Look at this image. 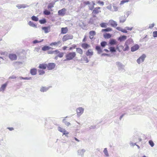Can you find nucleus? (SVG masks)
<instances>
[{
	"label": "nucleus",
	"instance_id": "obj_1",
	"mask_svg": "<svg viewBox=\"0 0 157 157\" xmlns=\"http://www.w3.org/2000/svg\"><path fill=\"white\" fill-rule=\"evenodd\" d=\"M76 53L75 52H68L66 55V59L64 61L70 60L74 59L76 56Z\"/></svg>",
	"mask_w": 157,
	"mask_h": 157
},
{
	"label": "nucleus",
	"instance_id": "obj_2",
	"mask_svg": "<svg viewBox=\"0 0 157 157\" xmlns=\"http://www.w3.org/2000/svg\"><path fill=\"white\" fill-rule=\"evenodd\" d=\"M39 68L40 69L38 70V71L40 75H42L45 73V71L43 70L45 69L47 67V64L45 63H41L39 64Z\"/></svg>",
	"mask_w": 157,
	"mask_h": 157
},
{
	"label": "nucleus",
	"instance_id": "obj_3",
	"mask_svg": "<svg viewBox=\"0 0 157 157\" xmlns=\"http://www.w3.org/2000/svg\"><path fill=\"white\" fill-rule=\"evenodd\" d=\"M84 6L88 5L89 9L90 10H92L94 8V6L95 5V3L94 1L90 2L88 1H84L83 3Z\"/></svg>",
	"mask_w": 157,
	"mask_h": 157
},
{
	"label": "nucleus",
	"instance_id": "obj_4",
	"mask_svg": "<svg viewBox=\"0 0 157 157\" xmlns=\"http://www.w3.org/2000/svg\"><path fill=\"white\" fill-rule=\"evenodd\" d=\"M73 36L71 34H67L64 35L62 38V40L64 42L69 40L72 39Z\"/></svg>",
	"mask_w": 157,
	"mask_h": 157
},
{
	"label": "nucleus",
	"instance_id": "obj_5",
	"mask_svg": "<svg viewBox=\"0 0 157 157\" xmlns=\"http://www.w3.org/2000/svg\"><path fill=\"white\" fill-rule=\"evenodd\" d=\"M100 9L101 8L99 7H96L94 8L92 13V15H93V17H96V15L101 12V11L100 10Z\"/></svg>",
	"mask_w": 157,
	"mask_h": 157
},
{
	"label": "nucleus",
	"instance_id": "obj_6",
	"mask_svg": "<svg viewBox=\"0 0 157 157\" xmlns=\"http://www.w3.org/2000/svg\"><path fill=\"white\" fill-rule=\"evenodd\" d=\"M56 66V64L54 63H49L47 64V68L48 70H52L54 69Z\"/></svg>",
	"mask_w": 157,
	"mask_h": 157
},
{
	"label": "nucleus",
	"instance_id": "obj_7",
	"mask_svg": "<svg viewBox=\"0 0 157 157\" xmlns=\"http://www.w3.org/2000/svg\"><path fill=\"white\" fill-rule=\"evenodd\" d=\"M146 56L144 54H143L137 60V62L138 64H140L141 62H143Z\"/></svg>",
	"mask_w": 157,
	"mask_h": 157
},
{
	"label": "nucleus",
	"instance_id": "obj_8",
	"mask_svg": "<svg viewBox=\"0 0 157 157\" xmlns=\"http://www.w3.org/2000/svg\"><path fill=\"white\" fill-rule=\"evenodd\" d=\"M9 57L11 60H15L17 59V56L15 54H10L9 55Z\"/></svg>",
	"mask_w": 157,
	"mask_h": 157
},
{
	"label": "nucleus",
	"instance_id": "obj_9",
	"mask_svg": "<svg viewBox=\"0 0 157 157\" xmlns=\"http://www.w3.org/2000/svg\"><path fill=\"white\" fill-rule=\"evenodd\" d=\"M66 10V9L64 8L59 10L58 11V15L61 16H63L65 14Z\"/></svg>",
	"mask_w": 157,
	"mask_h": 157
},
{
	"label": "nucleus",
	"instance_id": "obj_10",
	"mask_svg": "<svg viewBox=\"0 0 157 157\" xmlns=\"http://www.w3.org/2000/svg\"><path fill=\"white\" fill-rule=\"evenodd\" d=\"M84 110V109L82 107L78 108L76 109L77 114L79 116L81 115L83 113Z\"/></svg>",
	"mask_w": 157,
	"mask_h": 157
},
{
	"label": "nucleus",
	"instance_id": "obj_11",
	"mask_svg": "<svg viewBox=\"0 0 157 157\" xmlns=\"http://www.w3.org/2000/svg\"><path fill=\"white\" fill-rule=\"evenodd\" d=\"M109 23L111 26L114 27H117V22L112 20H110Z\"/></svg>",
	"mask_w": 157,
	"mask_h": 157
},
{
	"label": "nucleus",
	"instance_id": "obj_12",
	"mask_svg": "<svg viewBox=\"0 0 157 157\" xmlns=\"http://www.w3.org/2000/svg\"><path fill=\"white\" fill-rule=\"evenodd\" d=\"M86 55L87 56H91L93 54L92 50L90 49H88L86 52Z\"/></svg>",
	"mask_w": 157,
	"mask_h": 157
},
{
	"label": "nucleus",
	"instance_id": "obj_13",
	"mask_svg": "<svg viewBox=\"0 0 157 157\" xmlns=\"http://www.w3.org/2000/svg\"><path fill=\"white\" fill-rule=\"evenodd\" d=\"M139 45L137 44H136L131 47V51L132 52H134L138 50L139 49Z\"/></svg>",
	"mask_w": 157,
	"mask_h": 157
},
{
	"label": "nucleus",
	"instance_id": "obj_14",
	"mask_svg": "<svg viewBox=\"0 0 157 157\" xmlns=\"http://www.w3.org/2000/svg\"><path fill=\"white\" fill-rule=\"evenodd\" d=\"M50 26L44 27L42 28V29L44 30L45 33H48L50 30Z\"/></svg>",
	"mask_w": 157,
	"mask_h": 157
},
{
	"label": "nucleus",
	"instance_id": "obj_15",
	"mask_svg": "<svg viewBox=\"0 0 157 157\" xmlns=\"http://www.w3.org/2000/svg\"><path fill=\"white\" fill-rule=\"evenodd\" d=\"M68 29L67 27L62 28L61 29V34H66L67 33Z\"/></svg>",
	"mask_w": 157,
	"mask_h": 157
},
{
	"label": "nucleus",
	"instance_id": "obj_16",
	"mask_svg": "<svg viewBox=\"0 0 157 157\" xmlns=\"http://www.w3.org/2000/svg\"><path fill=\"white\" fill-rule=\"evenodd\" d=\"M89 34L90 38L91 39H92L93 38L94 36L96 35V32L94 31H90L89 32Z\"/></svg>",
	"mask_w": 157,
	"mask_h": 157
},
{
	"label": "nucleus",
	"instance_id": "obj_17",
	"mask_svg": "<svg viewBox=\"0 0 157 157\" xmlns=\"http://www.w3.org/2000/svg\"><path fill=\"white\" fill-rule=\"evenodd\" d=\"M59 53V51L57 50L54 51H49L48 52V53L50 54H54L56 55H57Z\"/></svg>",
	"mask_w": 157,
	"mask_h": 157
},
{
	"label": "nucleus",
	"instance_id": "obj_18",
	"mask_svg": "<svg viewBox=\"0 0 157 157\" xmlns=\"http://www.w3.org/2000/svg\"><path fill=\"white\" fill-rule=\"evenodd\" d=\"M30 73L32 75H35L36 74L37 69L36 68H33L30 70Z\"/></svg>",
	"mask_w": 157,
	"mask_h": 157
},
{
	"label": "nucleus",
	"instance_id": "obj_19",
	"mask_svg": "<svg viewBox=\"0 0 157 157\" xmlns=\"http://www.w3.org/2000/svg\"><path fill=\"white\" fill-rule=\"evenodd\" d=\"M7 85V83L6 82L5 84L2 85L0 88V91H4Z\"/></svg>",
	"mask_w": 157,
	"mask_h": 157
},
{
	"label": "nucleus",
	"instance_id": "obj_20",
	"mask_svg": "<svg viewBox=\"0 0 157 157\" xmlns=\"http://www.w3.org/2000/svg\"><path fill=\"white\" fill-rule=\"evenodd\" d=\"M81 46L84 49H86L90 47V46L86 43H83L82 44Z\"/></svg>",
	"mask_w": 157,
	"mask_h": 157
},
{
	"label": "nucleus",
	"instance_id": "obj_21",
	"mask_svg": "<svg viewBox=\"0 0 157 157\" xmlns=\"http://www.w3.org/2000/svg\"><path fill=\"white\" fill-rule=\"evenodd\" d=\"M51 48L52 49H53L52 48L49 46L45 45L42 48V50L44 51H46L47 50H48Z\"/></svg>",
	"mask_w": 157,
	"mask_h": 157
},
{
	"label": "nucleus",
	"instance_id": "obj_22",
	"mask_svg": "<svg viewBox=\"0 0 157 157\" xmlns=\"http://www.w3.org/2000/svg\"><path fill=\"white\" fill-rule=\"evenodd\" d=\"M60 43H61L60 41H59L56 42H54L51 43L50 44V45L51 46H56V45H58Z\"/></svg>",
	"mask_w": 157,
	"mask_h": 157
},
{
	"label": "nucleus",
	"instance_id": "obj_23",
	"mask_svg": "<svg viewBox=\"0 0 157 157\" xmlns=\"http://www.w3.org/2000/svg\"><path fill=\"white\" fill-rule=\"evenodd\" d=\"M124 47L121 45H120L119 46H117V49L118 51L120 52L122 50L124 51Z\"/></svg>",
	"mask_w": 157,
	"mask_h": 157
},
{
	"label": "nucleus",
	"instance_id": "obj_24",
	"mask_svg": "<svg viewBox=\"0 0 157 157\" xmlns=\"http://www.w3.org/2000/svg\"><path fill=\"white\" fill-rule=\"evenodd\" d=\"M76 52L81 55L82 54L83 52L82 50L80 48H76Z\"/></svg>",
	"mask_w": 157,
	"mask_h": 157
},
{
	"label": "nucleus",
	"instance_id": "obj_25",
	"mask_svg": "<svg viewBox=\"0 0 157 157\" xmlns=\"http://www.w3.org/2000/svg\"><path fill=\"white\" fill-rule=\"evenodd\" d=\"M117 42L114 39L111 40L109 42V44L111 45L115 44H117Z\"/></svg>",
	"mask_w": 157,
	"mask_h": 157
},
{
	"label": "nucleus",
	"instance_id": "obj_26",
	"mask_svg": "<svg viewBox=\"0 0 157 157\" xmlns=\"http://www.w3.org/2000/svg\"><path fill=\"white\" fill-rule=\"evenodd\" d=\"M127 38V37L126 36H120L119 38V40L120 41H122L124 40H125Z\"/></svg>",
	"mask_w": 157,
	"mask_h": 157
},
{
	"label": "nucleus",
	"instance_id": "obj_27",
	"mask_svg": "<svg viewBox=\"0 0 157 157\" xmlns=\"http://www.w3.org/2000/svg\"><path fill=\"white\" fill-rule=\"evenodd\" d=\"M95 48L99 53H100L102 52V50L100 46H96Z\"/></svg>",
	"mask_w": 157,
	"mask_h": 157
},
{
	"label": "nucleus",
	"instance_id": "obj_28",
	"mask_svg": "<svg viewBox=\"0 0 157 157\" xmlns=\"http://www.w3.org/2000/svg\"><path fill=\"white\" fill-rule=\"evenodd\" d=\"M100 26L102 28H106V27L107 25V23H101L100 25Z\"/></svg>",
	"mask_w": 157,
	"mask_h": 157
},
{
	"label": "nucleus",
	"instance_id": "obj_29",
	"mask_svg": "<svg viewBox=\"0 0 157 157\" xmlns=\"http://www.w3.org/2000/svg\"><path fill=\"white\" fill-rule=\"evenodd\" d=\"M112 29L110 28H108L106 29H102L101 31L102 32H109L112 31Z\"/></svg>",
	"mask_w": 157,
	"mask_h": 157
},
{
	"label": "nucleus",
	"instance_id": "obj_30",
	"mask_svg": "<svg viewBox=\"0 0 157 157\" xmlns=\"http://www.w3.org/2000/svg\"><path fill=\"white\" fill-rule=\"evenodd\" d=\"M17 7L19 9L22 8H25L26 7V6L25 5H18L17 6Z\"/></svg>",
	"mask_w": 157,
	"mask_h": 157
},
{
	"label": "nucleus",
	"instance_id": "obj_31",
	"mask_svg": "<svg viewBox=\"0 0 157 157\" xmlns=\"http://www.w3.org/2000/svg\"><path fill=\"white\" fill-rule=\"evenodd\" d=\"M29 25L32 27H36V25L34 24L31 21H29Z\"/></svg>",
	"mask_w": 157,
	"mask_h": 157
},
{
	"label": "nucleus",
	"instance_id": "obj_32",
	"mask_svg": "<svg viewBox=\"0 0 157 157\" xmlns=\"http://www.w3.org/2000/svg\"><path fill=\"white\" fill-rule=\"evenodd\" d=\"M109 49L111 52H116V49L114 47H110Z\"/></svg>",
	"mask_w": 157,
	"mask_h": 157
},
{
	"label": "nucleus",
	"instance_id": "obj_33",
	"mask_svg": "<svg viewBox=\"0 0 157 157\" xmlns=\"http://www.w3.org/2000/svg\"><path fill=\"white\" fill-rule=\"evenodd\" d=\"M118 8L117 6L114 5L113 6V11H118Z\"/></svg>",
	"mask_w": 157,
	"mask_h": 157
},
{
	"label": "nucleus",
	"instance_id": "obj_34",
	"mask_svg": "<svg viewBox=\"0 0 157 157\" xmlns=\"http://www.w3.org/2000/svg\"><path fill=\"white\" fill-rule=\"evenodd\" d=\"M107 44V43L105 41H102L101 43V46L104 47Z\"/></svg>",
	"mask_w": 157,
	"mask_h": 157
},
{
	"label": "nucleus",
	"instance_id": "obj_35",
	"mask_svg": "<svg viewBox=\"0 0 157 157\" xmlns=\"http://www.w3.org/2000/svg\"><path fill=\"white\" fill-rule=\"evenodd\" d=\"M105 38H109L111 37V35L109 33H107L104 35Z\"/></svg>",
	"mask_w": 157,
	"mask_h": 157
},
{
	"label": "nucleus",
	"instance_id": "obj_36",
	"mask_svg": "<svg viewBox=\"0 0 157 157\" xmlns=\"http://www.w3.org/2000/svg\"><path fill=\"white\" fill-rule=\"evenodd\" d=\"M44 13L45 15H49L51 13L49 11L47 10H45L44 12Z\"/></svg>",
	"mask_w": 157,
	"mask_h": 157
},
{
	"label": "nucleus",
	"instance_id": "obj_37",
	"mask_svg": "<svg viewBox=\"0 0 157 157\" xmlns=\"http://www.w3.org/2000/svg\"><path fill=\"white\" fill-rule=\"evenodd\" d=\"M125 48H124V51H128L129 49V48L128 45L127 44L124 45Z\"/></svg>",
	"mask_w": 157,
	"mask_h": 157
},
{
	"label": "nucleus",
	"instance_id": "obj_38",
	"mask_svg": "<svg viewBox=\"0 0 157 157\" xmlns=\"http://www.w3.org/2000/svg\"><path fill=\"white\" fill-rule=\"evenodd\" d=\"M76 47V45L75 44H73L72 45L71 47H70L69 48V50H71L73 49H75Z\"/></svg>",
	"mask_w": 157,
	"mask_h": 157
},
{
	"label": "nucleus",
	"instance_id": "obj_39",
	"mask_svg": "<svg viewBox=\"0 0 157 157\" xmlns=\"http://www.w3.org/2000/svg\"><path fill=\"white\" fill-rule=\"evenodd\" d=\"M57 57H59L60 58H62L63 56L64 53L63 52H60L58 53V54Z\"/></svg>",
	"mask_w": 157,
	"mask_h": 157
},
{
	"label": "nucleus",
	"instance_id": "obj_40",
	"mask_svg": "<svg viewBox=\"0 0 157 157\" xmlns=\"http://www.w3.org/2000/svg\"><path fill=\"white\" fill-rule=\"evenodd\" d=\"M32 19L35 21H37L38 20V18L35 16H33L32 17Z\"/></svg>",
	"mask_w": 157,
	"mask_h": 157
},
{
	"label": "nucleus",
	"instance_id": "obj_41",
	"mask_svg": "<svg viewBox=\"0 0 157 157\" xmlns=\"http://www.w3.org/2000/svg\"><path fill=\"white\" fill-rule=\"evenodd\" d=\"M47 90V88L45 87H41L40 89V90L42 92H44L46 91Z\"/></svg>",
	"mask_w": 157,
	"mask_h": 157
},
{
	"label": "nucleus",
	"instance_id": "obj_42",
	"mask_svg": "<svg viewBox=\"0 0 157 157\" xmlns=\"http://www.w3.org/2000/svg\"><path fill=\"white\" fill-rule=\"evenodd\" d=\"M129 0H122L121 2L120 5H121L123 4L124 3L126 2H129Z\"/></svg>",
	"mask_w": 157,
	"mask_h": 157
},
{
	"label": "nucleus",
	"instance_id": "obj_43",
	"mask_svg": "<svg viewBox=\"0 0 157 157\" xmlns=\"http://www.w3.org/2000/svg\"><path fill=\"white\" fill-rule=\"evenodd\" d=\"M149 144L151 147H153L154 145V144L153 142L151 140H150L148 142Z\"/></svg>",
	"mask_w": 157,
	"mask_h": 157
},
{
	"label": "nucleus",
	"instance_id": "obj_44",
	"mask_svg": "<svg viewBox=\"0 0 157 157\" xmlns=\"http://www.w3.org/2000/svg\"><path fill=\"white\" fill-rule=\"evenodd\" d=\"M54 6V4L52 3H49L48 6V8L49 9H51Z\"/></svg>",
	"mask_w": 157,
	"mask_h": 157
},
{
	"label": "nucleus",
	"instance_id": "obj_45",
	"mask_svg": "<svg viewBox=\"0 0 157 157\" xmlns=\"http://www.w3.org/2000/svg\"><path fill=\"white\" fill-rule=\"evenodd\" d=\"M104 152L106 156H108L109 155L108 152L106 148L104 149Z\"/></svg>",
	"mask_w": 157,
	"mask_h": 157
},
{
	"label": "nucleus",
	"instance_id": "obj_46",
	"mask_svg": "<svg viewBox=\"0 0 157 157\" xmlns=\"http://www.w3.org/2000/svg\"><path fill=\"white\" fill-rule=\"evenodd\" d=\"M58 130L60 132H63L64 131V129H63L61 127H59L58 128Z\"/></svg>",
	"mask_w": 157,
	"mask_h": 157
},
{
	"label": "nucleus",
	"instance_id": "obj_47",
	"mask_svg": "<svg viewBox=\"0 0 157 157\" xmlns=\"http://www.w3.org/2000/svg\"><path fill=\"white\" fill-rule=\"evenodd\" d=\"M153 34L154 37H157V31L153 32Z\"/></svg>",
	"mask_w": 157,
	"mask_h": 157
},
{
	"label": "nucleus",
	"instance_id": "obj_48",
	"mask_svg": "<svg viewBox=\"0 0 157 157\" xmlns=\"http://www.w3.org/2000/svg\"><path fill=\"white\" fill-rule=\"evenodd\" d=\"M121 32L123 33H127V30L126 29V28L125 29H121Z\"/></svg>",
	"mask_w": 157,
	"mask_h": 157
},
{
	"label": "nucleus",
	"instance_id": "obj_49",
	"mask_svg": "<svg viewBox=\"0 0 157 157\" xmlns=\"http://www.w3.org/2000/svg\"><path fill=\"white\" fill-rule=\"evenodd\" d=\"M39 21L41 24H44L46 22V20L45 19L40 20Z\"/></svg>",
	"mask_w": 157,
	"mask_h": 157
},
{
	"label": "nucleus",
	"instance_id": "obj_50",
	"mask_svg": "<svg viewBox=\"0 0 157 157\" xmlns=\"http://www.w3.org/2000/svg\"><path fill=\"white\" fill-rule=\"evenodd\" d=\"M62 133H63V135H67L69 134V132L66 131L65 129Z\"/></svg>",
	"mask_w": 157,
	"mask_h": 157
},
{
	"label": "nucleus",
	"instance_id": "obj_51",
	"mask_svg": "<svg viewBox=\"0 0 157 157\" xmlns=\"http://www.w3.org/2000/svg\"><path fill=\"white\" fill-rule=\"evenodd\" d=\"M97 3L99 4H101L102 5H103L104 4V2L102 1H99L97 2Z\"/></svg>",
	"mask_w": 157,
	"mask_h": 157
},
{
	"label": "nucleus",
	"instance_id": "obj_52",
	"mask_svg": "<svg viewBox=\"0 0 157 157\" xmlns=\"http://www.w3.org/2000/svg\"><path fill=\"white\" fill-rule=\"evenodd\" d=\"M126 29L128 30H132V28H129V27H127L125 28Z\"/></svg>",
	"mask_w": 157,
	"mask_h": 157
},
{
	"label": "nucleus",
	"instance_id": "obj_53",
	"mask_svg": "<svg viewBox=\"0 0 157 157\" xmlns=\"http://www.w3.org/2000/svg\"><path fill=\"white\" fill-rule=\"evenodd\" d=\"M86 36H85L84 37V38L82 40V41L83 42H85L86 40Z\"/></svg>",
	"mask_w": 157,
	"mask_h": 157
},
{
	"label": "nucleus",
	"instance_id": "obj_54",
	"mask_svg": "<svg viewBox=\"0 0 157 157\" xmlns=\"http://www.w3.org/2000/svg\"><path fill=\"white\" fill-rule=\"evenodd\" d=\"M154 26V24L153 23L151 25L149 26V28H153Z\"/></svg>",
	"mask_w": 157,
	"mask_h": 157
},
{
	"label": "nucleus",
	"instance_id": "obj_55",
	"mask_svg": "<svg viewBox=\"0 0 157 157\" xmlns=\"http://www.w3.org/2000/svg\"><path fill=\"white\" fill-rule=\"evenodd\" d=\"M67 46H64L62 48L63 49V50H65L67 48Z\"/></svg>",
	"mask_w": 157,
	"mask_h": 157
},
{
	"label": "nucleus",
	"instance_id": "obj_56",
	"mask_svg": "<svg viewBox=\"0 0 157 157\" xmlns=\"http://www.w3.org/2000/svg\"><path fill=\"white\" fill-rule=\"evenodd\" d=\"M22 79H25V80H28V79H29V78H28L27 77H26V78H23V77H22Z\"/></svg>",
	"mask_w": 157,
	"mask_h": 157
},
{
	"label": "nucleus",
	"instance_id": "obj_57",
	"mask_svg": "<svg viewBox=\"0 0 157 157\" xmlns=\"http://www.w3.org/2000/svg\"><path fill=\"white\" fill-rule=\"evenodd\" d=\"M65 124L67 126H68L70 124V123L69 122H67L65 123Z\"/></svg>",
	"mask_w": 157,
	"mask_h": 157
},
{
	"label": "nucleus",
	"instance_id": "obj_58",
	"mask_svg": "<svg viewBox=\"0 0 157 157\" xmlns=\"http://www.w3.org/2000/svg\"><path fill=\"white\" fill-rule=\"evenodd\" d=\"M8 128L10 131H12L13 130V128Z\"/></svg>",
	"mask_w": 157,
	"mask_h": 157
},
{
	"label": "nucleus",
	"instance_id": "obj_59",
	"mask_svg": "<svg viewBox=\"0 0 157 157\" xmlns=\"http://www.w3.org/2000/svg\"><path fill=\"white\" fill-rule=\"evenodd\" d=\"M117 29L118 30L121 31V29H122L119 27H117Z\"/></svg>",
	"mask_w": 157,
	"mask_h": 157
},
{
	"label": "nucleus",
	"instance_id": "obj_60",
	"mask_svg": "<svg viewBox=\"0 0 157 157\" xmlns=\"http://www.w3.org/2000/svg\"><path fill=\"white\" fill-rule=\"evenodd\" d=\"M75 140H76V141H77L78 142L79 141V140L77 138H76V137H75Z\"/></svg>",
	"mask_w": 157,
	"mask_h": 157
},
{
	"label": "nucleus",
	"instance_id": "obj_61",
	"mask_svg": "<svg viewBox=\"0 0 157 157\" xmlns=\"http://www.w3.org/2000/svg\"><path fill=\"white\" fill-rule=\"evenodd\" d=\"M38 42L37 41V40H34V41H33V43H37Z\"/></svg>",
	"mask_w": 157,
	"mask_h": 157
},
{
	"label": "nucleus",
	"instance_id": "obj_62",
	"mask_svg": "<svg viewBox=\"0 0 157 157\" xmlns=\"http://www.w3.org/2000/svg\"><path fill=\"white\" fill-rule=\"evenodd\" d=\"M104 51L106 52H109V51L106 49H104Z\"/></svg>",
	"mask_w": 157,
	"mask_h": 157
},
{
	"label": "nucleus",
	"instance_id": "obj_63",
	"mask_svg": "<svg viewBox=\"0 0 157 157\" xmlns=\"http://www.w3.org/2000/svg\"><path fill=\"white\" fill-rule=\"evenodd\" d=\"M123 115H122L121 117H120V119H121L122 117H123Z\"/></svg>",
	"mask_w": 157,
	"mask_h": 157
},
{
	"label": "nucleus",
	"instance_id": "obj_64",
	"mask_svg": "<svg viewBox=\"0 0 157 157\" xmlns=\"http://www.w3.org/2000/svg\"><path fill=\"white\" fill-rule=\"evenodd\" d=\"M146 157V156H145L144 155V156H143V157Z\"/></svg>",
	"mask_w": 157,
	"mask_h": 157
}]
</instances>
